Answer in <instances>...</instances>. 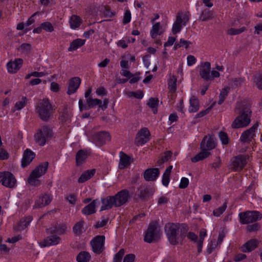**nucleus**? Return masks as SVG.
Here are the masks:
<instances>
[{
    "label": "nucleus",
    "instance_id": "nucleus-62",
    "mask_svg": "<svg viewBox=\"0 0 262 262\" xmlns=\"http://www.w3.org/2000/svg\"><path fill=\"white\" fill-rule=\"evenodd\" d=\"M212 108V105L208 107L207 109L204 111H202L195 115V118L202 117L209 113L211 108Z\"/></svg>",
    "mask_w": 262,
    "mask_h": 262
},
{
    "label": "nucleus",
    "instance_id": "nucleus-2",
    "mask_svg": "<svg viewBox=\"0 0 262 262\" xmlns=\"http://www.w3.org/2000/svg\"><path fill=\"white\" fill-rule=\"evenodd\" d=\"M129 198V191L123 189L114 196H107L101 200L102 206L100 211L110 209L113 206L119 207L126 204Z\"/></svg>",
    "mask_w": 262,
    "mask_h": 262
},
{
    "label": "nucleus",
    "instance_id": "nucleus-12",
    "mask_svg": "<svg viewBox=\"0 0 262 262\" xmlns=\"http://www.w3.org/2000/svg\"><path fill=\"white\" fill-rule=\"evenodd\" d=\"M104 241L105 237L103 235H97L91 241L90 245L95 253L100 254L102 252L104 249Z\"/></svg>",
    "mask_w": 262,
    "mask_h": 262
},
{
    "label": "nucleus",
    "instance_id": "nucleus-60",
    "mask_svg": "<svg viewBox=\"0 0 262 262\" xmlns=\"http://www.w3.org/2000/svg\"><path fill=\"white\" fill-rule=\"evenodd\" d=\"M129 96H133L137 99H141L143 97V93L141 91L131 92L129 93Z\"/></svg>",
    "mask_w": 262,
    "mask_h": 262
},
{
    "label": "nucleus",
    "instance_id": "nucleus-48",
    "mask_svg": "<svg viewBox=\"0 0 262 262\" xmlns=\"http://www.w3.org/2000/svg\"><path fill=\"white\" fill-rule=\"evenodd\" d=\"M226 208L227 203H224L222 206L213 210V215L217 217L220 216L225 211Z\"/></svg>",
    "mask_w": 262,
    "mask_h": 262
},
{
    "label": "nucleus",
    "instance_id": "nucleus-1",
    "mask_svg": "<svg viewBox=\"0 0 262 262\" xmlns=\"http://www.w3.org/2000/svg\"><path fill=\"white\" fill-rule=\"evenodd\" d=\"M164 229L167 238L172 245L182 243L188 231L187 226H180L171 223H167Z\"/></svg>",
    "mask_w": 262,
    "mask_h": 262
},
{
    "label": "nucleus",
    "instance_id": "nucleus-59",
    "mask_svg": "<svg viewBox=\"0 0 262 262\" xmlns=\"http://www.w3.org/2000/svg\"><path fill=\"white\" fill-rule=\"evenodd\" d=\"M9 157V154L5 149L1 148H0V160H7Z\"/></svg>",
    "mask_w": 262,
    "mask_h": 262
},
{
    "label": "nucleus",
    "instance_id": "nucleus-41",
    "mask_svg": "<svg viewBox=\"0 0 262 262\" xmlns=\"http://www.w3.org/2000/svg\"><path fill=\"white\" fill-rule=\"evenodd\" d=\"M159 100L158 99L151 98L149 99L147 103L148 105L152 110L153 113L155 114L157 113V107L158 105Z\"/></svg>",
    "mask_w": 262,
    "mask_h": 262
},
{
    "label": "nucleus",
    "instance_id": "nucleus-58",
    "mask_svg": "<svg viewBox=\"0 0 262 262\" xmlns=\"http://www.w3.org/2000/svg\"><path fill=\"white\" fill-rule=\"evenodd\" d=\"M18 50L24 53H29L32 50V47L30 43H24L21 45Z\"/></svg>",
    "mask_w": 262,
    "mask_h": 262
},
{
    "label": "nucleus",
    "instance_id": "nucleus-42",
    "mask_svg": "<svg viewBox=\"0 0 262 262\" xmlns=\"http://www.w3.org/2000/svg\"><path fill=\"white\" fill-rule=\"evenodd\" d=\"M70 24L71 28L72 29L78 28L81 24L80 17H71Z\"/></svg>",
    "mask_w": 262,
    "mask_h": 262
},
{
    "label": "nucleus",
    "instance_id": "nucleus-4",
    "mask_svg": "<svg viewBox=\"0 0 262 262\" xmlns=\"http://www.w3.org/2000/svg\"><path fill=\"white\" fill-rule=\"evenodd\" d=\"M36 112L42 121H48L50 119L53 113V108L48 99L44 98L38 103Z\"/></svg>",
    "mask_w": 262,
    "mask_h": 262
},
{
    "label": "nucleus",
    "instance_id": "nucleus-46",
    "mask_svg": "<svg viewBox=\"0 0 262 262\" xmlns=\"http://www.w3.org/2000/svg\"><path fill=\"white\" fill-rule=\"evenodd\" d=\"M219 136L223 145H227L229 143V138L226 133L221 131L219 133Z\"/></svg>",
    "mask_w": 262,
    "mask_h": 262
},
{
    "label": "nucleus",
    "instance_id": "nucleus-55",
    "mask_svg": "<svg viewBox=\"0 0 262 262\" xmlns=\"http://www.w3.org/2000/svg\"><path fill=\"white\" fill-rule=\"evenodd\" d=\"M67 229V226L65 224H61L58 226L56 227L55 228L51 231V232H53L54 233H57L58 234H63Z\"/></svg>",
    "mask_w": 262,
    "mask_h": 262
},
{
    "label": "nucleus",
    "instance_id": "nucleus-27",
    "mask_svg": "<svg viewBox=\"0 0 262 262\" xmlns=\"http://www.w3.org/2000/svg\"><path fill=\"white\" fill-rule=\"evenodd\" d=\"M32 217L31 216L25 217L18 223L17 226L15 227L16 231H21L26 229L30 223L32 221Z\"/></svg>",
    "mask_w": 262,
    "mask_h": 262
},
{
    "label": "nucleus",
    "instance_id": "nucleus-20",
    "mask_svg": "<svg viewBox=\"0 0 262 262\" xmlns=\"http://www.w3.org/2000/svg\"><path fill=\"white\" fill-rule=\"evenodd\" d=\"M60 238L56 235H51L47 236L44 240L40 242L39 245L41 247H49L52 245H56L59 244Z\"/></svg>",
    "mask_w": 262,
    "mask_h": 262
},
{
    "label": "nucleus",
    "instance_id": "nucleus-15",
    "mask_svg": "<svg viewBox=\"0 0 262 262\" xmlns=\"http://www.w3.org/2000/svg\"><path fill=\"white\" fill-rule=\"evenodd\" d=\"M88 14L96 16H112L116 15V13L115 12L112 11L109 7L100 6L98 8H93V12L89 13Z\"/></svg>",
    "mask_w": 262,
    "mask_h": 262
},
{
    "label": "nucleus",
    "instance_id": "nucleus-57",
    "mask_svg": "<svg viewBox=\"0 0 262 262\" xmlns=\"http://www.w3.org/2000/svg\"><path fill=\"white\" fill-rule=\"evenodd\" d=\"M27 102L26 97H23L21 99L15 103V107L17 110H20L23 108Z\"/></svg>",
    "mask_w": 262,
    "mask_h": 262
},
{
    "label": "nucleus",
    "instance_id": "nucleus-53",
    "mask_svg": "<svg viewBox=\"0 0 262 262\" xmlns=\"http://www.w3.org/2000/svg\"><path fill=\"white\" fill-rule=\"evenodd\" d=\"M243 82V79L241 78H235L232 79L231 85L233 88H236L241 86Z\"/></svg>",
    "mask_w": 262,
    "mask_h": 262
},
{
    "label": "nucleus",
    "instance_id": "nucleus-50",
    "mask_svg": "<svg viewBox=\"0 0 262 262\" xmlns=\"http://www.w3.org/2000/svg\"><path fill=\"white\" fill-rule=\"evenodd\" d=\"M254 82L258 89L262 90V74H256L254 76Z\"/></svg>",
    "mask_w": 262,
    "mask_h": 262
},
{
    "label": "nucleus",
    "instance_id": "nucleus-35",
    "mask_svg": "<svg viewBox=\"0 0 262 262\" xmlns=\"http://www.w3.org/2000/svg\"><path fill=\"white\" fill-rule=\"evenodd\" d=\"M172 169V166H169L165 170L162 177V184L165 186H167L169 183L170 174Z\"/></svg>",
    "mask_w": 262,
    "mask_h": 262
},
{
    "label": "nucleus",
    "instance_id": "nucleus-63",
    "mask_svg": "<svg viewBox=\"0 0 262 262\" xmlns=\"http://www.w3.org/2000/svg\"><path fill=\"white\" fill-rule=\"evenodd\" d=\"M189 184V180L186 178H182L179 184V187L181 189L186 188Z\"/></svg>",
    "mask_w": 262,
    "mask_h": 262
},
{
    "label": "nucleus",
    "instance_id": "nucleus-43",
    "mask_svg": "<svg viewBox=\"0 0 262 262\" xmlns=\"http://www.w3.org/2000/svg\"><path fill=\"white\" fill-rule=\"evenodd\" d=\"M38 178V177H36L34 175L30 174L28 179V182L30 185L33 186H39L40 184V181Z\"/></svg>",
    "mask_w": 262,
    "mask_h": 262
},
{
    "label": "nucleus",
    "instance_id": "nucleus-26",
    "mask_svg": "<svg viewBox=\"0 0 262 262\" xmlns=\"http://www.w3.org/2000/svg\"><path fill=\"white\" fill-rule=\"evenodd\" d=\"M48 165L49 163L48 162L40 163L35 168V169L32 171L31 174L34 175V176L36 177H40L46 173L48 167Z\"/></svg>",
    "mask_w": 262,
    "mask_h": 262
},
{
    "label": "nucleus",
    "instance_id": "nucleus-8",
    "mask_svg": "<svg viewBox=\"0 0 262 262\" xmlns=\"http://www.w3.org/2000/svg\"><path fill=\"white\" fill-rule=\"evenodd\" d=\"M246 164V156L240 155L231 159L229 166L232 170L239 171L245 167Z\"/></svg>",
    "mask_w": 262,
    "mask_h": 262
},
{
    "label": "nucleus",
    "instance_id": "nucleus-7",
    "mask_svg": "<svg viewBox=\"0 0 262 262\" xmlns=\"http://www.w3.org/2000/svg\"><path fill=\"white\" fill-rule=\"evenodd\" d=\"M159 231L156 223H150L145 233L144 240L145 242L151 243L159 237Z\"/></svg>",
    "mask_w": 262,
    "mask_h": 262
},
{
    "label": "nucleus",
    "instance_id": "nucleus-30",
    "mask_svg": "<svg viewBox=\"0 0 262 262\" xmlns=\"http://www.w3.org/2000/svg\"><path fill=\"white\" fill-rule=\"evenodd\" d=\"M88 158V153L86 151L83 149L79 150L76 155V164L80 166Z\"/></svg>",
    "mask_w": 262,
    "mask_h": 262
},
{
    "label": "nucleus",
    "instance_id": "nucleus-21",
    "mask_svg": "<svg viewBox=\"0 0 262 262\" xmlns=\"http://www.w3.org/2000/svg\"><path fill=\"white\" fill-rule=\"evenodd\" d=\"M159 174L160 171L158 168H149L145 171L144 178L147 181H154L156 180Z\"/></svg>",
    "mask_w": 262,
    "mask_h": 262
},
{
    "label": "nucleus",
    "instance_id": "nucleus-37",
    "mask_svg": "<svg viewBox=\"0 0 262 262\" xmlns=\"http://www.w3.org/2000/svg\"><path fill=\"white\" fill-rule=\"evenodd\" d=\"M91 258V255L88 252H80L77 256V260L78 262H88Z\"/></svg>",
    "mask_w": 262,
    "mask_h": 262
},
{
    "label": "nucleus",
    "instance_id": "nucleus-61",
    "mask_svg": "<svg viewBox=\"0 0 262 262\" xmlns=\"http://www.w3.org/2000/svg\"><path fill=\"white\" fill-rule=\"evenodd\" d=\"M45 75V74L43 72H32L31 73L27 74L25 77V79H29L32 76L36 77H42Z\"/></svg>",
    "mask_w": 262,
    "mask_h": 262
},
{
    "label": "nucleus",
    "instance_id": "nucleus-29",
    "mask_svg": "<svg viewBox=\"0 0 262 262\" xmlns=\"http://www.w3.org/2000/svg\"><path fill=\"white\" fill-rule=\"evenodd\" d=\"M120 155L119 168L120 169H123L130 165V158L122 151L120 152Z\"/></svg>",
    "mask_w": 262,
    "mask_h": 262
},
{
    "label": "nucleus",
    "instance_id": "nucleus-40",
    "mask_svg": "<svg viewBox=\"0 0 262 262\" xmlns=\"http://www.w3.org/2000/svg\"><path fill=\"white\" fill-rule=\"evenodd\" d=\"M177 81V79L176 77L174 75L171 76L168 80V88L169 89L170 91L174 93L176 91L177 89V86H176V83Z\"/></svg>",
    "mask_w": 262,
    "mask_h": 262
},
{
    "label": "nucleus",
    "instance_id": "nucleus-17",
    "mask_svg": "<svg viewBox=\"0 0 262 262\" xmlns=\"http://www.w3.org/2000/svg\"><path fill=\"white\" fill-rule=\"evenodd\" d=\"M93 140L97 144L103 145L110 141L111 136L107 132H100L93 136Z\"/></svg>",
    "mask_w": 262,
    "mask_h": 262
},
{
    "label": "nucleus",
    "instance_id": "nucleus-31",
    "mask_svg": "<svg viewBox=\"0 0 262 262\" xmlns=\"http://www.w3.org/2000/svg\"><path fill=\"white\" fill-rule=\"evenodd\" d=\"M85 40L80 38L74 40L70 45L68 51L71 52L76 50L79 48L82 47L85 43Z\"/></svg>",
    "mask_w": 262,
    "mask_h": 262
},
{
    "label": "nucleus",
    "instance_id": "nucleus-13",
    "mask_svg": "<svg viewBox=\"0 0 262 262\" xmlns=\"http://www.w3.org/2000/svg\"><path fill=\"white\" fill-rule=\"evenodd\" d=\"M154 189L145 185H140L137 189V195L142 201H147L154 194Z\"/></svg>",
    "mask_w": 262,
    "mask_h": 262
},
{
    "label": "nucleus",
    "instance_id": "nucleus-22",
    "mask_svg": "<svg viewBox=\"0 0 262 262\" xmlns=\"http://www.w3.org/2000/svg\"><path fill=\"white\" fill-rule=\"evenodd\" d=\"M35 154L29 149L25 150L21 160V166L26 167L29 165L35 158Z\"/></svg>",
    "mask_w": 262,
    "mask_h": 262
},
{
    "label": "nucleus",
    "instance_id": "nucleus-38",
    "mask_svg": "<svg viewBox=\"0 0 262 262\" xmlns=\"http://www.w3.org/2000/svg\"><path fill=\"white\" fill-rule=\"evenodd\" d=\"M172 154V152L170 150L165 152L163 154L161 155L157 163L160 165L168 161L171 158Z\"/></svg>",
    "mask_w": 262,
    "mask_h": 262
},
{
    "label": "nucleus",
    "instance_id": "nucleus-10",
    "mask_svg": "<svg viewBox=\"0 0 262 262\" xmlns=\"http://www.w3.org/2000/svg\"><path fill=\"white\" fill-rule=\"evenodd\" d=\"M150 133L147 127L140 129L136 135L135 144L138 146H142L146 143L150 139Z\"/></svg>",
    "mask_w": 262,
    "mask_h": 262
},
{
    "label": "nucleus",
    "instance_id": "nucleus-32",
    "mask_svg": "<svg viewBox=\"0 0 262 262\" xmlns=\"http://www.w3.org/2000/svg\"><path fill=\"white\" fill-rule=\"evenodd\" d=\"M211 155V152L206 150H201V151L195 156L191 158V161L193 163H196L198 161L203 160L209 157Z\"/></svg>",
    "mask_w": 262,
    "mask_h": 262
},
{
    "label": "nucleus",
    "instance_id": "nucleus-19",
    "mask_svg": "<svg viewBox=\"0 0 262 262\" xmlns=\"http://www.w3.org/2000/svg\"><path fill=\"white\" fill-rule=\"evenodd\" d=\"M189 21V17H177L172 29L173 34L179 33L182 29L183 26H185Z\"/></svg>",
    "mask_w": 262,
    "mask_h": 262
},
{
    "label": "nucleus",
    "instance_id": "nucleus-24",
    "mask_svg": "<svg viewBox=\"0 0 262 262\" xmlns=\"http://www.w3.org/2000/svg\"><path fill=\"white\" fill-rule=\"evenodd\" d=\"M259 242L256 239H251L241 247V251L243 252H250L258 246Z\"/></svg>",
    "mask_w": 262,
    "mask_h": 262
},
{
    "label": "nucleus",
    "instance_id": "nucleus-45",
    "mask_svg": "<svg viewBox=\"0 0 262 262\" xmlns=\"http://www.w3.org/2000/svg\"><path fill=\"white\" fill-rule=\"evenodd\" d=\"M191 44V42L189 41H187L184 40L183 39H181L180 42L179 43L176 42L174 46V49L177 50L178 48H181V47L185 46L186 49H187L189 47V46Z\"/></svg>",
    "mask_w": 262,
    "mask_h": 262
},
{
    "label": "nucleus",
    "instance_id": "nucleus-44",
    "mask_svg": "<svg viewBox=\"0 0 262 262\" xmlns=\"http://www.w3.org/2000/svg\"><path fill=\"white\" fill-rule=\"evenodd\" d=\"M83 221H80L77 223L73 227V232L77 235H80L82 232Z\"/></svg>",
    "mask_w": 262,
    "mask_h": 262
},
{
    "label": "nucleus",
    "instance_id": "nucleus-3",
    "mask_svg": "<svg viewBox=\"0 0 262 262\" xmlns=\"http://www.w3.org/2000/svg\"><path fill=\"white\" fill-rule=\"evenodd\" d=\"M251 110L248 108L243 109L233 121L231 127L234 129L246 127L251 122Z\"/></svg>",
    "mask_w": 262,
    "mask_h": 262
},
{
    "label": "nucleus",
    "instance_id": "nucleus-47",
    "mask_svg": "<svg viewBox=\"0 0 262 262\" xmlns=\"http://www.w3.org/2000/svg\"><path fill=\"white\" fill-rule=\"evenodd\" d=\"M228 88H225L221 91L219 96V100L218 101L219 104H222V103L225 101V99L228 94Z\"/></svg>",
    "mask_w": 262,
    "mask_h": 262
},
{
    "label": "nucleus",
    "instance_id": "nucleus-5",
    "mask_svg": "<svg viewBox=\"0 0 262 262\" xmlns=\"http://www.w3.org/2000/svg\"><path fill=\"white\" fill-rule=\"evenodd\" d=\"M53 135L52 129L47 125H43L37 130L34 135L35 142L38 145L42 146Z\"/></svg>",
    "mask_w": 262,
    "mask_h": 262
},
{
    "label": "nucleus",
    "instance_id": "nucleus-56",
    "mask_svg": "<svg viewBox=\"0 0 262 262\" xmlns=\"http://www.w3.org/2000/svg\"><path fill=\"white\" fill-rule=\"evenodd\" d=\"M125 253L124 249H120L119 252L116 253L114 257L113 262H121L123 256Z\"/></svg>",
    "mask_w": 262,
    "mask_h": 262
},
{
    "label": "nucleus",
    "instance_id": "nucleus-14",
    "mask_svg": "<svg viewBox=\"0 0 262 262\" xmlns=\"http://www.w3.org/2000/svg\"><path fill=\"white\" fill-rule=\"evenodd\" d=\"M215 138L210 135L205 136L203 138L200 144V148L201 150H206L208 151L215 148Z\"/></svg>",
    "mask_w": 262,
    "mask_h": 262
},
{
    "label": "nucleus",
    "instance_id": "nucleus-11",
    "mask_svg": "<svg viewBox=\"0 0 262 262\" xmlns=\"http://www.w3.org/2000/svg\"><path fill=\"white\" fill-rule=\"evenodd\" d=\"M0 183L6 187L12 188L15 186L16 180L11 172L4 171L0 172Z\"/></svg>",
    "mask_w": 262,
    "mask_h": 262
},
{
    "label": "nucleus",
    "instance_id": "nucleus-33",
    "mask_svg": "<svg viewBox=\"0 0 262 262\" xmlns=\"http://www.w3.org/2000/svg\"><path fill=\"white\" fill-rule=\"evenodd\" d=\"M95 170L92 169L91 170H86L84 171L82 174L81 175V176L79 177V178L78 179V182L79 183H82L88 180H89L90 178H91L95 174Z\"/></svg>",
    "mask_w": 262,
    "mask_h": 262
},
{
    "label": "nucleus",
    "instance_id": "nucleus-16",
    "mask_svg": "<svg viewBox=\"0 0 262 262\" xmlns=\"http://www.w3.org/2000/svg\"><path fill=\"white\" fill-rule=\"evenodd\" d=\"M211 63L206 61L200 64L199 74L202 78L206 81H209L211 79Z\"/></svg>",
    "mask_w": 262,
    "mask_h": 262
},
{
    "label": "nucleus",
    "instance_id": "nucleus-49",
    "mask_svg": "<svg viewBox=\"0 0 262 262\" xmlns=\"http://www.w3.org/2000/svg\"><path fill=\"white\" fill-rule=\"evenodd\" d=\"M71 117V112L67 108H64L63 111L62 112V114L60 116L61 120L63 121H67L69 119H70Z\"/></svg>",
    "mask_w": 262,
    "mask_h": 262
},
{
    "label": "nucleus",
    "instance_id": "nucleus-54",
    "mask_svg": "<svg viewBox=\"0 0 262 262\" xmlns=\"http://www.w3.org/2000/svg\"><path fill=\"white\" fill-rule=\"evenodd\" d=\"M246 30L245 27H242L239 29L231 28L228 30V34L230 35H234L239 34Z\"/></svg>",
    "mask_w": 262,
    "mask_h": 262
},
{
    "label": "nucleus",
    "instance_id": "nucleus-34",
    "mask_svg": "<svg viewBox=\"0 0 262 262\" xmlns=\"http://www.w3.org/2000/svg\"><path fill=\"white\" fill-rule=\"evenodd\" d=\"M190 106L189 112L190 113L196 112L199 110V101L197 98L192 97L189 100Z\"/></svg>",
    "mask_w": 262,
    "mask_h": 262
},
{
    "label": "nucleus",
    "instance_id": "nucleus-64",
    "mask_svg": "<svg viewBox=\"0 0 262 262\" xmlns=\"http://www.w3.org/2000/svg\"><path fill=\"white\" fill-rule=\"evenodd\" d=\"M135 259V255L134 254H128L125 255L123 262H134Z\"/></svg>",
    "mask_w": 262,
    "mask_h": 262
},
{
    "label": "nucleus",
    "instance_id": "nucleus-6",
    "mask_svg": "<svg viewBox=\"0 0 262 262\" xmlns=\"http://www.w3.org/2000/svg\"><path fill=\"white\" fill-rule=\"evenodd\" d=\"M239 222L242 224H249L259 221L262 218L261 214L257 211H247L238 214Z\"/></svg>",
    "mask_w": 262,
    "mask_h": 262
},
{
    "label": "nucleus",
    "instance_id": "nucleus-18",
    "mask_svg": "<svg viewBox=\"0 0 262 262\" xmlns=\"http://www.w3.org/2000/svg\"><path fill=\"white\" fill-rule=\"evenodd\" d=\"M81 80L78 77L71 78L69 81V86L67 94L69 95L75 93L80 86Z\"/></svg>",
    "mask_w": 262,
    "mask_h": 262
},
{
    "label": "nucleus",
    "instance_id": "nucleus-36",
    "mask_svg": "<svg viewBox=\"0 0 262 262\" xmlns=\"http://www.w3.org/2000/svg\"><path fill=\"white\" fill-rule=\"evenodd\" d=\"M86 103L89 108L94 107L96 105H98L99 107L103 108V106H102V101L100 99H93L91 97H89L86 99Z\"/></svg>",
    "mask_w": 262,
    "mask_h": 262
},
{
    "label": "nucleus",
    "instance_id": "nucleus-39",
    "mask_svg": "<svg viewBox=\"0 0 262 262\" xmlns=\"http://www.w3.org/2000/svg\"><path fill=\"white\" fill-rule=\"evenodd\" d=\"M161 28L160 23H156L152 26L150 31V35L152 38H155L157 35H161L162 33V32L160 31Z\"/></svg>",
    "mask_w": 262,
    "mask_h": 262
},
{
    "label": "nucleus",
    "instance_id": "nucleus-9",
    "mask_svg": "<svg viewBox=\"0 0 262 262\" xmlns=\"http://www.w3.org/2000/svg\"><path fill=\"white\" fill-rule=\"evenodd\" d=\"M258 126V122H256L252 127L243 132L240 137L241 142L250 143L254 140Z\"/></svg>",
    "mask_w": 262,
    "mask_h": 262
},
{
    "label": "nucleus",
    "instance_id": "nucleus-51",
    "mask_svg": "<svg viewBox=\"0 0 262 262\" xmlns=\"http://www.w3.org/2000/svg\"><path fill=\"white\" fill-rule=\"evenodd\" d=\"M260 228V225L259 223H256L247 226L246 230L248 232H252L256 231L259 230Z\"/></svg>",
    "mask_w": 262,
    "mask_h": 262
},
{
    "label": "nucleus",
    "instance_id": "nucleus-23",
    "mask_svg": "<svg viewBox=\"0 0 262 262\" xmlns=\"http://www.w3.org/2000/svg\"><path fill=\"white\" fill-rule=\"evenodd\" d=\"M51 201V197L47 194L40 195L39 198L36 201L33 208H42L49 204Z\"/></svg>",
    "mask_w": 262,
    "mask_h": 262
},
{
    "label": "nucleus",
    "instance_id": "nucleus-25",
    "mask_svg": "<svg viewBox=\"0 0 262 262\" xmlns=\"http://www.w3.org/2000/svg\"><path fill=\"white\" fill-rule=\"evenodd\" d=\"M23 60L21 58H18L14 61H10L7 64L8 71L9 73H16L21 67Z\"/></svg>",
    "mask_w": 262,
    "mask_h": 262
},
{
    "label": "nucleus",
    "instance_id": "nucleus-52",
    "mask_svg": "<svg viewBox=\"0 0 262 262\" xmlns=\"http://www.w3.org/2000/svg\"><path fill=\"white\" fill-rule=\"evenodd\" d=\"M41 28L42 30H44L46 32H52L54 29L52 24L50 22L47 21L41 24Z\"/></svg>",
    "mask_w": 262,
    "mask_h": 262
},
{
    "label": "nucleus",
    "instance_id": "nucleus-28",
    "mask_svg": "<svg viewBox=\"0 0 262 262\" xmlns=\"http://www.w3.org/2000/svg\"><path fill=\"white\" fill-rule=\"evenodd\" d=\"M97 201V200H94L90 204L84 207L82 209V213L86 215H91L95 213Z\"/></svg>",
    "mask_w": 262,
    "mask_h": 262
}]
</instances>
